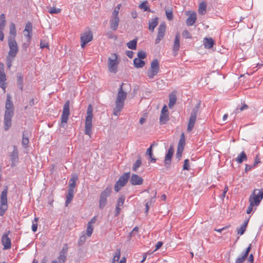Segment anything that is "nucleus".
<instances>
[{
  "label": "nucleus",
  "instance_id": "6e6552de",
  "mask_svg": "<svg viewBox=\"0 0 263 263\" xmlns=\"http://www.w3.org/2000/svg\"><path fill=\"white\" fill-rule=\"evenodd\" d=\"M7 192L8 187L6 186L0 197V216H3L8 209Z\"/></svg>",
  "mask_w": 263,
  "mask_h": 263
},
{
  "label": "nucleus",
  "instance_id": "ddd939ff",
  "mask_svg": "<svg viewBox=\"0 0 263 263\" xmlns=\"http://www.w3.org/2000/svg\"><path fill=\"white\" fill-rule=\"evenodd\" d=\"M198 108H194L191 112L187 124V130L191 132L193 129L196 121Z\"/></svg>",
  "mask_w": 263,
  "mask_h": 263
},
{
  "label": "nucleus",
  "instance_id": "7ed1b4c3",
  "mask_svg": "<svg viewBox=\"0 0 263 263\" xmlns=\"http://www.w3.org/2000/svg\"><path fill=\"white\" fill-rule=\"evenodd\" d=\"M124 85L123 83L121 84L116 100V106L113 110L114 115L116 116H117L123 108L124 101L127 97V93L124 91Z\"/></svg>",
  "mask_w": 263,
  "mask_h": 263
},
{
  "label": "nucleus",
  "instance_id": "58836bf2",
  "mask_svg": "<svg viewBox=\"0 0 263 263\" xmlns=\"http://www.w3.org/2000/svg\"><path fill=\"white\" fill-rule=\"evenodd\" d=\"M156 192L155 191L154 193V197L153 198H152V199H151V200L147 202L145 204V212L147 213H148V210H149V207L150 205H152V203H153L155 201V198L156 197Z\"/></svg>",
  "mask_w": 263,
  "mask_h": 263
},
{
  "label": "nucleus",
  "instance_id": "4468645a",
  "mask_svg": "<svg viewBox=\"0 0 263 263\" xmlns=\"http://www.w3.org/2000/svg\"><path fill=\"white\" fill-rule=\"evenodd\" d=\"M93 35L91 31L84 32L81 36V47L84 48L86 44L92 40Z\"/></svg>",
  "mask_w": 263,
  "mask_h": 263
},
{
  "label": "nucleus",
  "instance_id": "5fc2aeb1",
  "mask_svg": "<svg viewBox=\"0 0 263 263\" xmlns=\"http://www.w3.org/2000/svg\"><path fill=\"white\" fill-rule=\"evenodd\" d=\"M22 144L25 146L26 147L28 143H29V140L27 138L24 137V135L23 136V139H22Z\"/></svg>",
  "mask_w": 263,
  "mask_h": 263
},
{
  "label": "nucleus",
  "instance_id": "4c0bfd02",
  "mask_svg": "<svg viewBox=\"0 0 263 263\" xmlns=\"http://www.w3.org/2000/svg\"><path fill=\"white\" fill-rule=\"evenodd\" d=\"M18 152L15 146H14V149L11 154V160L14 162L18 159Z\"/></svg>",
  "mask_w": 263,
  "mask_h": 263
},
{
  "label": "nucleus",
  "instance_id": "72a5a7b5",
  "mask_svg": "<svg viewBox=\"0 0 263 263\" xmlns=\"http://www.w3.org/2000/svg\"><path fill=\"white\" fill-rule=\"evenodd\" d=\"M177 98L176 95L174 93H171L169 96V103L168 106L171 108L176 103Z\"/></svg>",
  "mask_w": 263,
  "mask_h": 263
},
{
  "label": "nucleus",
  "instance_id": "79ce46f5",
  "mask_svg": "<svg viewBox=\"0 0 263 263\" xmlns=\"http://www.w3.org/2000/svg\"><path fill=\"white\" fill-rule=\"evenodd\" d=\"M121 255V251L120 249H117L115 252V254L114 256L113 259H112V263H116V261H119Z\"/></svg>",
  "mask_w": 263,
  "mask_h": 263
},
{
  "label": "nucleus",
  "instance_id": "aec40b11",
  "mask_svg": "<svg viewBox=\"0 0 263 263\" xmlns=\"http://www.w3.org/2000/svg\"><path fill=\"white\" fill-rule=\"evenodd\" d=\"M68 247L66 245L62 249V251L60 253V255L58 257V260L59 263H64L67 257Z\"/></svg>",
  "mask_w": 263,
  "mask_h": 263
},
{
  "label": "nucleus",
  "instance_id": "f704fd0d",
  "mask_svg": "<svg viewBox=\"0 0 263 263\" xmlns=\"http://www.w3.org/2000/svg\"><path fill=\"white\" fill-rule=\"evenodd\" d=\"M74 191L68 190V194L66 196V200L65 202V206H68V204L71 202L73 198Z\"/></svg>",
  "mask_w": 263,
  "mask_h": 263
},
{
  "label": "nucleus",
  "instance_id": "a18cd8bd",
  "mask_svg": "<svg viewBox=\"0 0 263 263\" xmlns=\"http://www.w3.org/2000/svg\"><path fill=\"white\" fill-rule=\"evenodd\" d=\"M93 231V227L92 226L87 224L86 229V235L88 237H90Z\"/></svg>",
  "mask_w": 263,
  "mask_h": 263
},
{
  "label": "nucleus",
  "instance_id": "4be33fe9",
  "mask_svg": "<svg viewBox=\"0 0 263 263\" xmlns=\"http://www.w3.org/2000/svg\"><path fill=\"white\" fill-rule=\"evenodd\" d=\"M78 179V175L76 174H73L69 181L68 190L74 191V189L76 185V181Z\"/></svg>",
  "mask_w": 263,
  "mask_h": 263
},
{
  "label": "nucleus",
  "instance_id": "2eb2a0df",
  "mask_svg": "<svg viewBox=\"0 0 263 263\" xmlns=\"http://www.w3.org/2000/svg\"><path fill=\"white\" fill-rule=\"evenodd\" d=\"M169 120V115L167 109V107L164 105L161 110L160 116V123L161 124H165Z\"/></svg>",
  "mask_w": 263,
  "mask_h": 263
},
{
  "label": "nucleus",
  "instance_id": "6ab92c4d",
  "mask_svg": "<svg viewBox=\"0 0 263 263\" xmlns=\"http://www.w3.org/2000/svg\"><path fill=\"white\" fill-rule=\"evenodd\" d=\"M143 179L137 174H133L130 177V183L133 185H140L142 184Z\"/></svg>",
  "mask_w": 263,
  "mask_h": 263
},
{
  "label": "nucleus",
  "instance_id": "774afa93",
  "mask_svg": "<svg viewBox=\"0 0 263 263\" xmlns=\"http://www.w3.org/2000/svg\"><path fill=\"white\" fill-rule=\"evenodd\" d=\"M121 212V208L120 206H117L116 205V213H115V216H118L120 213Z\"/></svg>",
  "mask_w": 263,
  "mask_h": 263
},
{
  "label": "nucleus",
  "instance_id": "412c9836",
  "mask_svg": "<svg viewBox=\"0 0 263 263\" xmlns=\"http://www.w3.org/2000/svg\"><path fill=\"white\" fill-rule=\"evenodd\" d=\"M9 36L8 40H15L16 30L15 25L14 23H11L9 25Z\"/></svg>",
  "mask_w": 263,
  "mask_h": 263
},
{
  "label": "nucleus",
  "instance_id": "c03bdc74",
  "mask_svg": "<svg viewBox=\"0 0 263 263\" xmlns=\"http://www.w3.org/2000/svg\"><path fill=\"white\" fill-rule=\"evenodd\" d=\"M165 14L168 20H172L173 18V14L172 9H168L165 10Z\"/></svg>",
  "mask_w": 263,
  "mask_h": 263
},
{
  "label": "nucleus",
  "instance_id": "3c124183",
  "mask_svg": "<svg viewBox=\"0 0 263 263\" xmlns=\"http://www.w3.org/2000/svg\"><path fill=\"white\" fill-rule=\"evenodd\" d=\"M137 56V58L142 60L146 58V54L144 51H140L138 52Z\"/></svg>",
  "mask_w": 263,
  "mask_h": 263
},
{
  "label": "nucleus",
  "instance_id": "c9c22d12",
  "mask_svg": "<svg viewBox=\"0 0 263 263\" xmlns=\"http://www.w3.org/2000/svg\"><path fill=\"white\" fill-rule=\"evenodd\" d=\"M185 145V136L184 134L182 133L181 135L180 139L179 140L178 148V149H184V147Z\"/></svg>",
  "mask_w": 263,
  "mask_h": 263
},
{
  "label": "nucleus",
  "instance_id": "f03ea898",
  "mask_svg": "<svg viewBox=\"0 0 263 263\" xmlns=\"http://www.w3.org/2000/svg\"><path fill=\"white\" fill-rule=\"evenodd\" d=\"M263 198V189H255L250 195L249 202V205L246 211L247 214H250L253 211L254 207L257 206Z\"/></svg>",
  "mask_w": 263,
  "mask_h": 263
},
{
  "label": "nucleus",
  "instance_id": "bf43d9fd",
  "mask_svg": "<svg viewBox=\"0 0 263 263\" xmlns=\"http://www.w3.org/2000/svg\"><path fill=\"white\" fill-rule=\"evenodd\" d=\"M153 145V144H152L151 146L147 149L146 152V154L149 156L150 158H152Z\"/></svg>",
  "mask_w": 263,
  "mask_h": 263
},
{
  "label": "nucleus",
  "instance_id": "e2e57ef3",
  "mask_svg": "<svg viewBox=\"0 0 263 263\" xmlns=\"http://www.w3.org/2000/svg\"><path fill=\"white\" fill-rule=\"evenodd\" d=\"M183 149L180 150V149L177 148V152L176 153V157L180 159L181 157L182 153L183 152Z\"/></svg>",
  "mask_w": 263,
  "mask_h": 263
},
{
  "label": "nucleus",
  "instance_id": "b1692460",
  "mask_svg": "<svg viewBox=\"0 0 263 263\" xmlns=\"http://www.w3.org/2000/svg\"><path fill=\"white\" fill-rule=\"evenodd\" d=\"M32 28V24L30 22H28L26 25L24 32V35L28 37V40H30L31 38Z\"/></svg>",
  "mask_w": 263,
  "mask_h": 263
},
{
  "label": "nucleus",
  "instance_id": "09e8293b",
  "mask_svg": "<svg viewBox=\"0 0 263 263\" xmlns=\"http://www.w3.org/2000/svg\"><path fill=\"white\" fill-rule=\"evenodd\" d=\"M141 163L142 162L140 159L137 160L133 166V170L134 171H136L138 168L141 166Z\"/></svg>",
  "mask_w": 263,
  "mask_h": 263
},
{
  "label": "nucleus",
  "instance_id": "49530a36",
  "mask_svg": "<svg viewBox=\"0 0 263 263\" xmlns=\"http://www.w3.org/2000/svg\"><path fill=\"white\" fill-rule=\"evenodd\" d=\"M61 10L60 8H57L55 7H50L48 9V12L50 14H57L61 12Z\"/></svg>",
  "mask_w": 263,
  "mask_h": 263
},
{
  "label": "nucleus",
  "instance_id": "a211bd4d",
  "mask_svg": "<svg viewBox=\"0 0 263 263\" xmlns=\"http://www.w3.org/2000/svg\"><path fill=\"white\" fill-rule=\"evenodd\" d=\"M10 231H8L7 234H4L2 238V243L4 246V249H9L11 247V242L8 235Z\"/></svg>",
  "mask_w": 263,
  "mask_h": 263
},
{
  "label": "nucleus",
  "instance_id": "39448f33",
  "mask_svg": "<svg viewBox=\"0 0 263 263\" xmlns=\"http://www.w3.org/2000/svg\"><path fill=\"white\" fill-rule=\"evenodd\" d=\"M121 6V4H120L114 8L109 20L110 27L113 31H116L117 29L119 24L120 18L118 14Z\"/></svg>",
  "mask_w": 263,
  "mask_h": 263
},
{
  "label": "nucleus",
  "instance_id": "0eeeda50",
  "mask_svg": "<svg viewBox=\"0 0 263 263\" xmlns=\"http://www.w3.org/2000/svg\"><path fill=\"white\" fill-rule=\"evenodd\" d=\"M160 71L159 63L158 60L155 59L151 63L150 67L147 71V76L150 79L156 77Z\"/></svg>",
  "mask_w": 263,
  "mask_h": 263
},
{
  "label": "nucleus",
  "instance_id": "c85d7f7f",
  "mask_svg": "<svg viewBox=\"0 0 263 263\" xmlns=\"http://www.w3.org/2000/svg\"><path fill=\"white\" fill-rule=\"evenodd\" d=\"M145 63L144 61L137 58L134 60V65L136 68H142L144 66Z\"/></svg>",
  "mask_w": 263,
  "mask_h": 263
},
{
  "label": "nucleus",
  "instance_id": "0e129e2a",
  "mask_svg": "<svg viewBox=\"0 0 263 263\" xmlns=\"http://www.w3.org/2000/svg\"><path fill=\"white\" fill-rule=\"evenodd\" d=\"M0 87L3 89L4 92L6 91V84L5 82H0Z\"/></svg>",
  "mask_w": 263,
  "mask_h": 263
},
{
  "label": "nucleus",
  "instance_id": "5701e85b",
  "mask_svg": "<svg viewBox=\"0 0 263 263\" xmlns=\"http://www.w3.org/2000/svg\"><path fill=\"white\" fill-rule=\"evenodd\" d=\"M251 250V247L249 246L246 250L245 252L242 255L237 258L235 260L236 263H243L247 257L248 256L249 253Z\"/></svg>",
  "mask_w": 263,
  "mask_h": 263
},
{
  "label": "nucleus",
  "instance_id": "20e7f679",
  "mask_svg": "<svg viewBox=\"0 0 263 263\" xmlns=\"http://www.w3.org/2000/svg\"><path fill=\"white\" fill-rule=\"evenodd\" d=\"M92 107L91 105L88 107L87 110V116L85 122V134L88 135L90 137L92 134V120L93 118Z\"/></svg>",
  "mask_w": 263,
  "mask_h": 263
},
{
  "label": "nucleus",
  "instance_id": "ea45409f",
  "mask_svg": "<svg viewBox=\"0 0 263 263\" xmlns=\"http://www.w3.org/2000/svg\"><path fill=\"white\" fill-rule=\"evenodd\" d=\"M6 24V18L4 14L0 15V30H4Z\"/></svg>",
  "mask_w": 263,
  "mask_h": 263
},
{
  "label": "nucleus",
  "instance_id": "f3484780",
  "mask_svg": "<svg viewBox=\"0 0 263 263\" xmlns=\"http://www.w3.org/2000/svg\"><path fill=\"white\" fill-rule=\"evenodd\" d=\"M186 14L189 15L188 18L186 19V23L187 26L193 25L197 20L196 13L193 11H186Z\"/></svg>",
  "mask_w": 263,
  "mask_h": 263
},
{
  "label": "nucleus",
  "instance_id": "473e14b6",
  "mask_svg": "<svg viewBox=\"0 0 263 263\" xmlns=\"http://www.w3.org/2000/svg\"><path fill=\"white\" fill-rule=\"evenodd\" d=\"M248 221V219L246 220L241 227L237 230V233L238 235H241L244 233L247 227Z\"/></svg>",
  "mask_w": 263,
  "mask_h": 263
},
{
  "label": "nucleus",
  "instance_id": "052dcab7",
  "mask_svg": "<svg viewBox=\"0 0 263 263\" xmlns=\"http://www.w3.org/2000/svg\"><path fill=\"white\" fill-rule=\"evenodd\" d=\"M97 219V217L94 216L90 219V220L88 222L87 224L92 226V224L95 223L96 222Z\"/></svg>",
  "mask_w": 263,
  "mask_h": 263
},
{
  "label": "nucleus",
  "instance_id": "393cba45",
  "mask_svg": "<svg viewBox=\"0 0 263 263\" xmlns=\"http://www.w3.org/2000/svg\"><path fill=\"white\" fill-rule=\"evenodd\" d=\"M180 48V35L178 33L175 36V39L173 47V51L176 53Z\"/></svg>",
  "mask_w": 263,
  "mask_h": 263
},
{
  "label": "nucleus",
  "instance_id": "13d9d810",
  "mask_svg": "<svg viewBox=\"0 0 263 263\" xmlns=\"http://www.w3.org/2000/svg\"><path fill=\"white\" fill-rule=\"evenodd\" d=\"M14 58H8V57H7V65L9 68H10L11 66L12 61L13 60Z\"/></svg>",
  "mask_w": 263,
  "mask_h": 263
},
{
  "label": "nucleus",
  "instance_id": "6e6d98bb",
  "mask_svg": "<svg viewBox=\"0 0 263 263\" xmlns=\"http://www.w3.org/2000/svg\"><path fill=\"white\" fill-rule=\"evenodd\" d=\"M106 35L108 39H114L115 40L117 39V36L116 35H114L110 31L107 32Z\"/></svg>",
  "mask_w": 263,
  "mask_h": 263
},
{
  "label": "nucleus",
  "instance_id": "603ef678",
  "mask_svg": "<svg viewBox=\"0 0 263 263\" xmlns=\"http://www.w3.org/2000/svg\"><path fill=\"white\" fill-rule=\"evenodd\" d=\"M190 170V163L189 159H185L184 161V164L183 165V170Z\"/></svg>",
  "mask_w": 263,
  "mask_h": 263
},
{
  "label": "nucleus",
  "instance_id": "f8f14e48",
  "mask_svg": "<svg viewBox=\"0 0 263 263\" xmlns=\"http://www.w3.org/2000/svg\"><path fill=\"white\" fill-rule=\"evenodd\" d=\"M9 51L7 57L8 58H15L18 52L17 44L15 40H8Z\"/></svg>",
  "mask_w": 263,
  "mask_h": 263
},
{
  "label": "nucleus",
  "instance_id": "864d4df0",
  "mask_svg": "<svg viewBox=\"0 0 263 263\" xmlns=\"http://www.w3.org/2000/svg\"><path fill=\"white\" fill-rule=\"evenodd\" d=\"M40 47L41 48H47L49 49L48 43L45 41L42 40L40 42Z\"/></svg>",
  "mask_w": 263,
  "mask_h": 263
},
{
  "label": "nucleus",
  "instance_id": "e433bc0d",
  "mask_svg": "<svg viewBox=\"0 0 263 263\" xmlns=\"http://www.w3.org/2000/svg\"><path fill=\"white\" fill-rule=\"evenodd\" d=\"M6 76L4 72V64H0V82H6Z\"/></svg>",
  "mask_w": 263,
  "mask_h": 263
},
{
  "label": "nucleus",
  "instance_id": "37998d69",
  "mask_svg": "<svg viewBox=\"0 0 263 263\" xmlns=\"http://www.w3.org/2000/svg\"><path fill=\"white\" fill-rule=\"evenodd\" d=\"M39 218L37 217H35L34 219V220L32 221V230L33 232H35L37 231V221L39 220Z\"/></svg>",
  "mask_w": 263,
  "mask_h": 263
},
{
  "label": "nucleus",
  "instance_id": "7c9ffc66",
  "mask_svg": "<svg viewBox=\"0 0 263 263\" xmlns=\"http://www.w3.org/2000/svg\"><path fill=\"white\" fill-rule=\"evenodd\" d=\"M247 159V157L245 153V152L242 151L241 153L237 156V158H235V161L238 163H241L243 161H246Z\"/></svg>",
  "mask_w": 263,
  "mask_h": 263
},
{
  "label": "nucleus",
  "instance_id": "bb28decb",
  "mask_svg": "<svg viewBox=\"0 0 263 263\" xmlns=\"http://www.w3.org/2000/svg\"><path fill=\"white\" fill-rule=\"evenodd\" d=\"M158 23V17L153 18L148 23V29L152 32L154 31V29L157 26Z\"/></svg>",
  "mask_w": 263,
  "mask_h": 263
},
{
  "label": "nucleus",
  "instance_id": "9d476101",
  "mask_svg": "<svg viewBox=\"0 0 263 263\" xmlns=\"http://www.w3.org/2000/svg\"><path fill=\"white\" fill-rule=\"evenodd\" d=\"M130 177V173L123 174L116 182L115 185V191L118 192L123 186H124L128 181Z\"/></svg>",
  "mask_w": 263,
  "mask_h": 263
},
{
  "label": "nucleus",
  "instance_id": "cd10ccee",
  "mask_svg": "<svg viewBox=\"0 0 263 263\" xmlns=\"http://www.w3.org/2000/svg\"><path fill=\"white\" fill-rule=\"evenodd\" d=\"M17 86L21 91H23L24 86L23 77L21 73L17 74Z\"/></svg>",
  "mask_w": 263,
  "mask_h": 263
},
{
  "label": "nucleus",
  "instance_id": "8fccbe9b",
  "mask_svg": "<svg viewBox=\"0 0 263 263\" xmlns=\"http://www.w3.org/2000/svg\"><path fill=\"white\" fill-rule=\"evenodd\" d=\"M125 201V197L124 196H120L117 201V206H122Z\"/></svg>",
  "mask_w": 263,
  "mask_h": 263
},
{
  "label": "nucleus",
  "instance_id": "1a4fd4ad",
  "mask_svg": "<svg viewBox=\"0 0 263 263\" xmlns=\"http://www.w3.org/2000/svg\"><path fill=\"white\" fill-rule=\"evenodd\" d=\"M111 192V187H107L101 193L99 199V207L102 209L104 208L107 203V198L109 197Z\"/></svg>",
  "mask_w": 263,
  "mask_h": 263
},
{
  "label": "nucleus",
  "instance_id": "2f4dec72",
  "mask_svg": "<svg viewBox=\"0 0 263 263\" xmlns=\"http://www.w3.org/2000/svg\"><path fill=\"white\" fill-rule=\"evenodd\" d=\"M206 12V4L204 2H201L199 5L198 12L200 14H204Z\"/></svg>",
  "mask_w": 263,
  "mask_h": 263
},
{
  "label": "nucleus",
  "instance_id": "338daca9",
  "mask_svg": "<svg viewBox=\"0 0 263 263\" xmlns=\"http://www.w3.org/2000/svg\"><path fill=\"white\" fill-rule=\"evenodd\" d=\"M126 54L129 58H132L133 57V55H134V52L133 51H132L128 50V51H127L126 52Z\"/></svg>",
  "mask_w": 263,
  "mask_h": 263
},
{
  "label": "nucleus",
  "instance_id": "f257e3e1",
  "mask_svg": "<svg viewBox=\"0 0 263 263\" xmlns=\"http://www.w3.org/2000/svg\"><path fill=\"white\" fill-rule=\"evenodd\" d=\"M9 94L7 96L5 104L6 110L4 115L5 129L7 130L11 125V119L13 116L14 107Z\"/></svg>",
  "mask_w": 263,
  "mask_h": 263
},
{
  "label": "nucleus",
  "instance_id": "680f3d73",
  "mask_svg": "<svg viewBox=\"0 0 263 263\" xmlns=\"http://www.w3.org/2000/svg\"><path fill=\"white\" fill-rule=\"evenodd\" d=\"M163 245V242L162 241H158L156 246H155V251L160 249L162 246Z\"/></svg>",
  "mask_w": 263,
  "mask_h": 263
},
{
  "label": "nucleus",
  "instance_id": "4d7b16f0",
  "mask_svg": "<svg viewBox=\"0 0 263 263\" xmlns=\"http://www.w3.org/2000/svg\"><path fill=\"white\" fill-rule=\"evenodd\" d=\"M182 35L185 39H190L191 37V35L189 32L187 30H184L182 33Z\"/></svg>",
  "mask_w": 263,
  "mask_h": 263
},
{
  "label": "nucleus",
  "instance_id": "a878e982",
  "mask_svg": "<svg viewBox=\"0 0 263 263\" xmlns=\"http://www.w3.org/2000/svg\"><path fill=\"white\" fill-rule=\"evenodd\" d=\"M173 152H174L173 148L172 147H170L168 149L167 153L165 157V159H164L165 164H168L170 163L172 157L173 155Z\"/></svg>",
  "mask_w": 263,
  "mask_h": 263
},
{
  "label": "nucleus",
  "instance_id": "69168bd1",
  "mask_svg": "<svg viewBox=\"0 0 263 263\" xmlns=\"http://www.w3.org/2000/svg\"><path fill=\"white\" fill-rule=\"evenodd\" d=\"M254 258L252 254H251L248 258L247 263H253Z\"/></svg>",
  "mask_w": 263,
  "mask_h": 263
},
{
  "label": "nucleus",
  "instance_id": "423d86ee",
  "mask_svg": "<svg viewBox=\"0 0 263 263\" xmlns=\"http://www.w3.org/2000/svg\"><path fill=\"white\" fill-rule=\"evenodd\" d=\"M120 60L116 53H111L108 58L107 66L110 72L116 73L118 71Z\"/></svg>",
  "mask_w": 263,
  "mask_h": 263
},
{
  "label": "nucleus",
  "instance_id": "9b49d317",
  "mask_svg": "<svg viewBox=\"0 0 263 263\" xmlns=\"http://www.w3.org/2000/svg\"><path fill=\"white\" fill-rule=\"evenodd\" d=\"M69 114V101L67 100L64 105L61 116V126L62 127H64L65 124L67 123Z\"/></svg>",
  "mask_w": 263,
  "mask_h": 263
},
{
  "label": "nucleus",
  "instance_id": "c756f323",
  "mask_svg": "<svg viewBox=\"0 0 263 263\" xmlns=\"http://www.w3.org/2000/svg\"><path fill=\"white\" fill-rule=\"evenodd\" d=\"M203 44L205 48L210 49L213 46L214 41L212 38H205Z\"/></svg>",
  "mask_w": 263,
  "mask_h": 263
},
{
  "label": "nucleus",
  "instance_id": "a19ab883",
  "mask_svg": "<svg viewBox=\"0 0 263 263\" xmlns=\"http://www.w3.org/2000/svg\"><path fill=\"white\" fill-rule=\"evenodd\" d=\"M127 46L130 49H136L137 47V40H133L127 43Z\"/></svg>",
  "mask_w": 263,
  "mask_h": 263
},
{
  "label": "nucleus",
  "instance_id": "de8ad7c7",
  "mask_svg": "<svg viewBox=\"0 0 263 263\" xmlns=\"http://www.w3.org/2000/svg\"><path fill=\"white\" fill-rule=\"evenodd\" d=\"M147 4H148L147 2L145 1V2H143L142 3H141L139 5V7H140V8L143 9L144 11H150V9L149 8Z\"/></svg>",
  "mask_w": 263,
  "mask_h": 263
},
{
  "label": "nucleus",
  "instance_id": "dca6fc26",
  "mask_svg": "<svg viewBox=\"0 0 263 263\" xmlns=\"http://www.w3.org/2000/svg\"><path fill=\"white\" fill-rule=\"evenodd\" d=\"M166 30V24L164 23L160 24L158 28V34L156 39V44L159 43L164 36Z\"/></svg>",
  "mask_w": 263,
  "mask_h": 263
}]
</instances>
